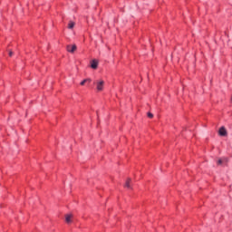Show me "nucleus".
Instances as JSON below:
<instances>
[{"label": "nucleus", "instance_id": "obj_1", "mask_svg": "<svg viewBox=\"0 0 232 232\" xmlns=\"http://www.w3.org/2000/svg\"><path fill=\"white\" fill-rule=\"evenodd\" d=\"M95 84H96V90L98 92H102V90L104 88V81H102V80L96 81Z\"/></svg>", "mask_w": 232, "mask_h": 232}, {"label": "nucleus", "instance_id": "obj_2", "mask_svg": "<svg viewBox=\"0 0 232 232\" xmlns=\"http://www.w3.org/2000/svg\"><path fill=\"white\" fill-rule=\"evenodd\" d=\"M66 50H67V52H70V53H73V52H75V50H77V45H75V44L67 45Z\"/></svg>", "mask_w": 232, "mask_h": 232}, {"label": "nucleus", "instance_id": "obj_3", "mask_svg": "<svg viewBox=\"0 0 232 232\" xmlns=\"http://www.w3.org/2000/svg\"><path fill=\"white\" fill-rule=\"evenodd\" d=\"M98 67H99V62L97 60H92L91 62V68H92V70H97Z\"/></svg>", "mask_w": 232, "mask_h": 232}, {"label": "nucleus", "instance_id": "obj_4", "mask_svg": "<svg viewBox=\"0 0 232 232\" xmlns=\"http://www.w3.org/2000/svg\"><path fill=\"white\" fill-rule=\"evenodd\" d=\"M219 135L221 137H226V135H227V130H226V128L225 127H221L219 129V131H218Z\"/></svg>", "mask_w": 232, "mask_h": 232}, {"label": "nucleus", "instance_id": "obj_5", "mask_svg": "<svg viewBox=\"0 0 232 232\" xmlns=\"http://www.w3.org/2000/svg\"><path fill=\"white\" fill-rule=\"evenodd\" d=\"M73 216L72 215V214H67L66 216H65V222L67 223V224H72V218Z\"/></svg>", "mask_w": 232, "mask_h": 232}, {"label": "nucleus", "instance_id": "obj_6", "mask_svg": "<svg viewBox=\"0 0 232 232\" xmlns=\"http://www.w3.org/2000/svg\"><path fill=\"white\" fill-rule=\"evenodd\" d=\"M131 182V179H129L125 183V188H128V189H131V185H130Z\"/></svg>", "mask_w": 232, "mask_h": 232}, {"label": "nucleus", "instance_id": "obj_7", "mask_svg": "<svg viewBox=\"0 0 232 232\" xmlns=\"http://www.w3.org/2000/svg\"><path fill=\"white\" fill-rule=\"evenodd\" d=\"M73 26H75V23H73L72 21L69 22L68 28L70 30H72V28H73Z\"/></svg>", "mask_w": 232, "mask_h": 232}, {"label": "nucleus", "instance_id": "obj_8", "mask_svg": "<svg viewBox=\"0 0 232 232\" xmlns=\"http://www.w3.org/2000/svg\"><path fill=\"white\" fill-rule=\"evenodd\" d=\"M86 82H88V80H83L82 82H81V86H84V84H86Z\"/></svg>", "mask_w": 232, "mask_h": 232}, {"label": "nucleus", "instance_id": "obj_9", "mask_svg": "<svg viewBox=\"0 0 232 232\" xmlns=\"http://www.w3.org/2000/svg\"><path fill=\"white\" fill-rule=\"evenodd\" d=\"M148 117H149V119H153V113L148 112Z\"/></svg>", "mask_w": 232, "mask_h": 232}, {"label": "nucleus", "instance_id": "obj_10", "mask_svg": "<svg viewBox=\"0 0 232 232\" xmlns=\"http://www.w3.org/2000/svg\"><path fill=\"white\" fill-rule=\"evenodd\" d=\"M223 162H224V160H218V165L220 166V165H222Z\"/></svg>", "mask_w": 232, "mask_h": 232}, {"label": "nucleus", "instance_id": "obj_11", "mask_svg": "<svg viewBox=\"0 0 232 232\" xmlns=\"http://www.w3.org/2000/svg\"><path fill=\"white\" fill-rule=\"evenodd\" d=\"M12 55H14V52L10 51L9 52V57H12Z\"/></svg>", "mask_w": 232, "mask_h": 232}, {"label": "nucleus", "instance_id": "obj_12", "mask_svg": "<svg viewBox=\"0 0 232 232\" xmlns=\"http://www.w3.org/2000/svg\"><path fill=\"white\" fill-rule=\"evenodd\" d=\"M85 81H87V82H92V79H90V78L85 79Z\"/></svg>", "mask_w": 232, "mask_h": 232}]
</instances>
